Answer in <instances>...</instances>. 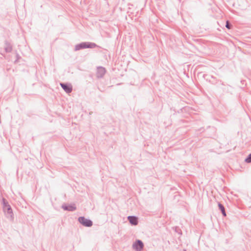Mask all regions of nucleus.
I'll return each instance as SVG.
<instances>
[{"label": "nucleus", "instance_id": "39448f33", "mask_svg": "<svg viewBox=\"0 0 251 251\" xmlns=\"http://www.w3.org/2000/svg\"><path fill=\"white\" fill-rule=\"evenodd\" d=\"M61 85L65 92L68 93H70L72 90V86L70 85L61 84Z\"/></svg>", "mask_w": 251, "mask_h": 251}, {"label": "nucleus", "instance_id": "f03ea898", "mask_svg": "<svg viewBox=\"0 0 251 251\" xmlns=\"http://www.w3.org/2000/svg\"><path fill=\"white\" fill-rule=\"evenodd\" d=\"M144 247L143 243L140 240H137L133 245V248L137 251H141Z\"/></svg>", "mask_w": 251, "mask_h": 251}, {"label": "nucleus", "instance_id": "20e7f679", "mask_svg": "<svg viewBox=\"0 0 251 251\" xmlns=\"http://www.w3.org/2000/svg\"><path fill=\"white\" fill-rule=\"evenodd\" d=\"M3 201L4 204V210L5 211H7V213L10 214H11L12 211L10 206L8 204L7 202L5 201L4 200H3Z\"/></svg>", "mask_w": 251, "mask_h": 251}, {"label": "nucleus", "instance_id": "f257e3e1", "mask_svg": "<svg viewBox=\"0 0 251 251\" xmlns=\"http://www.w3.org/2000/svg\"><path fill=\"white\" fill-rule=\"evenodd\" d=\"M79 222L84 226H91L92 225V222L83 217L79 218Z\"/></svg>", "mask_w": 251, "mask_h": 251}, {"label": "nucleus", "instance_id": "9b49d317", "mask_svg": "<svg viewBox=\"0 0 251 251\" xmlns=\"http://www.w3.org/2000/svg\"><path fill=\"white\" fill-rule=\"evenodd\" d=\"M226 28H227L228 29H230V28H231V26H230V25H229L228 21H227V22H226Z\"/></svg>", "mask_w": 251, "mask_h": 251}, {"label": "nucleus", "instance_id": "7ed1b4c3", "mask_svg": "<svg viewBox=\"0 0 251 251\" xmlns=\"http://www.w3.org/2000/svg\"><path fill=\"white\" fill-rule=\"evenodd\" d=\"M95 45L92 44H88L86 43H83L76 46V50H79L80 49L86 48H93Z\"/></svg>", "mask_w": 251, "mask_h": 251}, {"label": "nucleus", "instance_id": "9d476101", "mask_svg": "<svg viewBox=\"0 0 251 251\" xmlns=\"http://www.w3.org/2000/svg\"><path fill=\"white\" fill-rule=\"evenodd\" d=\"M245 161L248 163L251 162V153L249 155L248 158L246 159Z\"/></svg>", "mask_w": 251, "mask_h": 251}, {"label": "nucleus", "instance_id": "423d86ee", "mask_svg": "<svg viewBox=\"0 0 251 251\" xmlns=\"http://www.w3.org/2000/svg\"><path fill=\"white\" fill-rule=\"evenodd\" d=\"M128 219L129 221V222L133 225H137L138 224V220L137 218L133 216H129Z\"/></svg>", "mask_w": 251, "mask_h": 251}, {"label": "nucleus", "instance_id": "0eeeda50", "mask_svg": "<svg viewBox=\"0 0 251 251\" xmlns=\"http://www.w3.org/2000/svg\"><path fill=\"white\" fill-rule=\"evenodd\" d=\"M63 208L64 210H66L73 211L76 209V207L74 204H73V205H69L68 206H63Z\"/></svg>", "mask_w": 251, "mask_h": 251}, {"label": "nucleus", "instance_id": "6e6552de", "mask_svg": "<svg viewBox=\"0 0 251 251\" xmlns=\"http://www.w3.org/2000/svg\"><path fill=\"white\" fill-rule=\"evenodd\" d=\"M105 69L102 67H100L98 69V75L102 76L105 73Z\"/></svg>", "mask_w": 251, "mask_h": 251}, {"label": "nucleus", "instance_id": "1a4fd4ad", "mask_svg": "<svg viewBox=\"0 0 251 251\" xmlns=\"http://www.w3.org/2000/svg\"><path fill=\"white\" fill-rule=\"evenodd\" d=\"M218 206L219 207V208L220 209V210H221L222 212V214H223V215L224 216H226V212H225V208L224 207V206L223 205H222L221 204L219 203L218 204Z\"/></svg>", "mask_w": 251, "mask_h": 251}]
</instances>
